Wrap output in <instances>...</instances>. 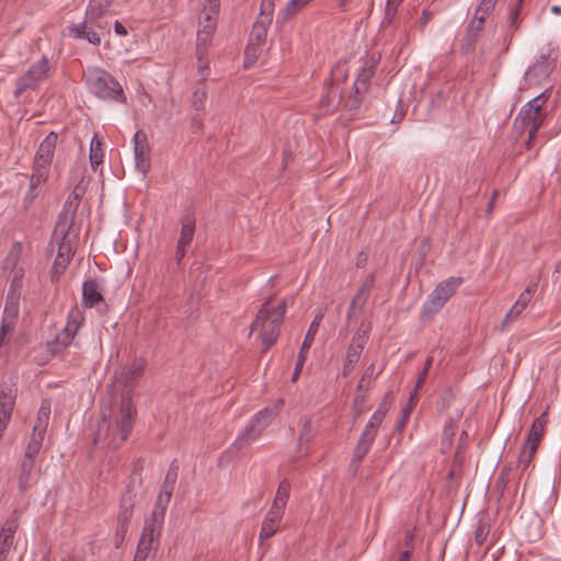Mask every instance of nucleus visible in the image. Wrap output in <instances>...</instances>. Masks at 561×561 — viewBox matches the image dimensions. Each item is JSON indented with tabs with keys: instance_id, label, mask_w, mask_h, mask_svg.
I'll return each instance as SVG.
<instances>
[{
	"instance_id": "nucleus-54",
	"label": "nucleus",
	"mask_w": 561,
	"mask_h": 561,
	"mask_svg": "<svg viewBox=\"0 0 561 561\" xmlns=\"http://www.w3.org/2000/svg\"><path fill=\"white\" fill-rule=\"evenodd\" d=\"M365 401H366V392H362L354 398L352 408H353L355 419H357L363 413V411H364L363 405H364Z\"/></svg>"
},
{
	"instance_id": "nucleus-24",
	"label": "nucleus",
	"mask_w": 561,
	"mask_h": 561,
	"mask_svg": "<svg viewBox=\"0 0 561 561\" xmlns=\"http://www.w3.org/2000/svg\"><path fill=\"white\" fill-rule=\"evenodd\" d=\"M15 402V394L11 388L0 390V422L9 424Z\"/></svg>"
},
{
	"instance_id": "nucleus-10",
	"label": "nucleus",
	"mask_w": 561,
	"mask_h": 561,
	"mask_svg": "<svg viewBox=\"0 0 561 561\" xmlns=\"http://www.w3.org/2000/svg\"><path fill=\"white\" fill-rule=\"evenodd\" d=\"M274 0H262L261 10L252 26L249 42L263 45L273 20Z\"/></svg>"
},
{
	"instance_id": "nucleus-57",
	"label": "nucleus",
	"mask_w": 561,
	"mask_h": 561,
	"mask_svg": "<svg viewBox=\"0 0 561 561\" xmlns=\"http://www.w3.org/2000/svg\"><path fill=\"white\" fill-rule=\"evenodd\" d=\"M312 428H311V421L310 420H306L304 425H302V428H301V433H300V436H299V442L301 443L302 440H306V442H310L311 437H312Z\"/></svg>"
},
{
	"instance_id": "nucleus-47",
	"label": "nucleus",
	"mask_w": 561,
	"mask_h": 561,
	"mask_svg": "<svg viewBox=\"0 0 561 561\" xmlns=\"http://www.w3.org/2000/svg\"><path fill=\"white\" fill-rule=\"evenodd\" d=\"M48 168L42 164L34 163V171L31 176V187L34 188L41 183L45 182L48 176Z\"/></svg>"
},
{
	"instance_id": "nucleus-21",
	"label": "nucleus",
	"mask_w": 561,
	"mask_h": 561,
	"mask_svg": "<svg viewBox=\"0 0 561 561\" xmlns=\"http://www.w3.org/2000/svg\"><path fill=\"white\" fill-rule=\"evenodd\" d=\"M83 305L87 308L95 307L103 302L104 298L100 289V285L95 279H88L82 286Z\"/></svg>"
},
{
	"instance_id": "nucleus-50",
	"label": "nucleus",
	"mask_w": 561,
	"mask_h": 561,
	"mask_svg": "<svg viewBox=\"0 0 561 561\" xmlns=\"http://www.w3.org/2000/svg\"><path fill=\"white\" fill-rule=\"evenodd\" d=\"M169 503H170V500L168 497H163V494H159L151 514H157V515L159 514V516L164 518L165 511H167Z\"/></svg>"
},
{
	"instance_id": "nucleus-44",
	"label": "nucleus",
	"mask_w": 561,
	"mask_h": 561,
	"mask_svg": "<svg viewBox=\"0 0 561 561\" xmlns=\"http://www.w3.org/2000/svg\"><path fill=\"white\" fill-rule=\"evenodd\" d=\"M537 287H538V282H536V280L529 282L528 285L526 286L525 290L523 293H520V295L515 304L525 310L526 307L528 306V304L530 302V300L533 299L534 294L537 290Z\"/></svg>"
},
{
	"instance_id": "nucleus-7",
	"label": "nucleus",
	"mask_w": 561,
	"mask_h": 561,
	"mask_svg": "<svg viewBox=\"0 0 561 561\" xmlns=\"http://www.w3.org/2000/svg\"><path fill=\"white\" fill-rule=\"evenodd\" d=\"M385 416L381 415L380 411H375L368 423L366 424L358 443L354 450V456L351 461V467L354 468L356 471L362 462V460L366 457L368 454L376 435L378 433V428L380 424L382 423Z\"/></svg>"
},
{
	"instance_id": "nucleus-34",
	"label": "nucleus",
	"mask_w": 561,
	"mask_h": 561,
	"mask_svg": "<svg viewBox=\"0 0 561 561\" xmlns=\"http://www.w3.org/2000/svg\"><path fill=\"white\" fill-rule=\"evenodd\" d=\"M322 318H323V313H321V312L314 317L313 321L309 325V329L306 333L305 340L301 344L299 352L308 355V352L314 341V336L318 332V329H319L320 322L322 321Z\"/></svg>"
},
{
	"instance_id": "nucleus-59",
	"label": "nucleus",
	"mask_w": 561,
	"mask_h": 561,
	"mask_svg": "<svg viewBox=\"0 0 561 561\" xmlns=\"http://www.w3.org/2000/svg\"><path fill=\"white\" fill-rule=\"evenodd\" d=\"M12 543L13 537H7V535L0 533V550L9 553Z\"/></svg>"
},
{
	"instance_id": "nucleus-12",
	"label": "nucleus",
	"mask_w": 561,
	"mask_h": 561,
	"mask_svg": "<svg viewBox=\"0 0 561 561\" xmlns=\"http://www.w3.org/2000/svg\"><path fill=\"white\" fill-rule=\"evenodd\" d=\"M336 71V81H332L329 85L328 93L320 100V106L327 113L334 111L342 102V90L340 84L346 79V71L342 65H336L333 70Z\"/></svg>"
},
{
	"instance_id": "nucleus-5",
	"label": "nucleus",
	"mask_w": 561,
	"mask_h": 561,
	"mask_svg": "<svg viewBox=\"0 0 561 561\" xmlns=\"http://www.w3.org/2000/svg\"><path fill=\"white\" fill-rule=\"evenodd\" d=\"M275 415L276 411L270 408H264L259 411L250 424L244 428L243 433L234 440L232 447L237 450L248 448L252 442L261 436L264 428Z\"/></svg>"
},
{
	"instance_id": "nucleus-45",
	"label": "nucleus",
	"mask_w": 561,
	"mask_h": 561,
	"mask_svg": "<svg viewBox=\"0 0 561 561\" xmlns=\"http://www.w3.org/2000/svg\"><path fill=\"white\" fill-rule=\"evenodd\" d=\"M442 308L443 306L440 304L433 299V297L428 296L427 300L422 307L421 318L423 320H431Z\"/></svg>"
},
{
	"instance_id": "nucleus-11",
	"label": "nucleus",
	"mask_w": 561,
	"mask_h": 561,
	"mask_svg": "<svg viewBox=\"0 0 561 561\" xmlns=\"http://www.w3.org/2000/svg\"><path fill=\"white\" fill-rule=\"evenodd\" d=\"M59 231L62 234V237L61 241L59 242L57 256L55 259L51 270L53 282L59 280V277L64 274L75 254L72 243L68 239V230L62 229Z\"/></svg>"
},
{
	"instance_id": "nucleus-22",
	"label": "nucleus",
	"mask_w": 561,
	"mask_h": 561,
	"mask_svg": "<svg viewBox=\"0 0 561 561\" xmlns=\"http://www.w3.org/2000/svg\"><path fill=\"white\" fill-rule=\"evenodd\" d=\"M486 16L488 15H483V13H478V10L476 9V13L467 27V50L474 48L480 33L483 31Z\"/></svg>"
},
{
	"instance_id": "nucleus-53",
	"label": "nucleus",
	"mask_w": 561,
	"mask_h": 561,
	"mask_svg": "<svg viewBox=\"0 0 561 561\" xmlns=\"http://www.w3.org/2000/svg\"><path fill=\"white\" fill-rule=\"evenodd\" d=\"M511 470H512L511 465H507V466H504L500 472V476L496 481V486L500 488L502 491L506 488V485L510 481Z\"/></svg>"
},
{
	"instance_id": "nucleus-3",
	"label": "nucleus",
	"mask_w": 561,
	"mask_h": 561,
	"mask_svg": "<svg viewBox=\"0 0 561 561\" xmlns=\"http://www.w3.org/2000/svg\"><path fill=\"white\" fill-rule=\"evenodd\" d=\"M220 0H205L199 23L203 25L197 32L196 54L202 59L207 46L213 39L217 26Z\"/></svg>"
},
{
	"instance_id": "nucleus-38",
	"label": "nucleus",
	"mask_w": 561,
	"mask_h": 561,
	"mask_svg": "<svg viewBox=\"0 0 561 561\" xmlns=\"http://www.w3.org/2000/svg\"><path fill=\"white\" fill-rule=\"evenodd\" d=\"M38 85L39 83L37 81H35L34 79L30 78L26 73H24L16 80L13 95L15 98H20L24 92L28 90H36Z\"/></svg>"
},
{
	"instance_id": "nucleus-48",
	"label": "nucleus",
	"mask_w": 561,
	"mask_h": 561,
	"mask_svg": "<svg viewBox=\"0 0 561 561\" xmlns=\"http://www.w3.org/2000/svg\"><path fill=\"white\" fill-rule=\"evenodd\" d=\"M261 46L262 45H260V44L249 42V44L247 45L245 50H244V55H245L244 67L245 68L249 67L250 64H253L257 59V57L262 53Z\"/></svg>"
},
{
	"instance_id": "nucleus-52",
	"label": "nucleus",
	"mask_w": 561,
	"mask_h": 561,
	"mask_svg": "<svg viewBox=\"0 0 561 561\" xmlns=\"http://www.w3.org/2000/svg\"><path fill=\"white\" fill-rule=\"evenodd\" d=\"M524 311L523 308L518 307V305L514 304L512 306V308L508 310V312L506 313L503 322H502V327H506L511 322H513L515 319H517L520 313Z\"/></svg>"
},
{
	"instance_id": "nucleus-8",
	"label": "nucleus",
	"mask_w": 561,
	"mask_h": 561,
	"mask_svg": "<svg viewBox=\"0 0 561 561\" xmlns=\"http://www.w3.org/2000/svg\"><path fill=\"white\" fill-rule=\"evenodd\" d=\"M82 321L83 317L81 316V312L78 309H72L69 313L68 322L65 328L55 336L51 342L47 343L49 352L56 354L70 345Z\"/></svg>"
},
{
	"instance_id": "nucleus-58",
	"label": "nucleus",
	"mask_w": 561,
	"mask_h": 561,
	"mask_svg": "<svg viewBox=\"0 0 561 561\" xmlns=\"http://www.w3.org/2000/svg\"><path fill=\"white\" fill-rule=\"evenodd\" d=\"M399 0H388L386 5V15L388 19H392L396 15L399 7Z\"/></svg>"
},
{
	"instance_id": "nucleus-31",
	"label": "nucleus",
	"mask_w": 561,
	"mask_h": 561,
	"mask_svg": "<svg viewBox=\"0 0 561 561\" xmlns=\"http://www.w3.org/2000/svg\"><path fill=\"white\" fill-rule=\"evenodd\" d=\"M374 75L375 70L373 66L363 67L353 84V90H355L357 94L367 93Z\"/></svg>"
},
{
	"instance_id": "nucleus-26",
	"label": "nucleus",
	"mask_w": 561,
	"mask_h": 561,
	"mask_svg": "<svg viewBox=\"0 0 561 561\" xmlns=\"http://www.w3.org/2000/svg\"><path fill=\"white\" fill-rule=\"evenodd\" d=\"M366 93H356L355 90L352 89L351 94L347 99L342 100L341 107L347 119L352 121L358 114V111L362 106L364 96Z\"/></svg>"
},
{
	"instance_id": "nucleus-23",
	"label": "nucleus",
	"mask_w": 561,
	"mask_h": 561,
	"mask_svg": "<svg viewBox=\"0 0 561 561\" xmlns=\"http://www.w3.org/2000/svg\"><path fill=\"white\" fill-rule=\"evenodd\" d=\"M548 424V413H541L533 423L531 428L528 433L526 447L533 446L538 449L539 443L543 437L546 426Z\"/></svg>"
},
{
	"instance_id": "nucleus-42",
	"label": "nucleus",
	"mask_w": 561,
	"mask_h": 561,
	"mask_svg": "<svg viewBox=\"0 0 561 561\" xmlns=\"http://www.w3.org/2000/svg\"><path fill=\"white\" fill-rule=\"evenodd\" d=\"M163 523L164 518L159 514H151L150 518L146 520L142 531L151 533L152 530L156 537H161Z\"/></svg>"
},
{
	"instance_id": "nucleus-17",
	"label": "nucleus",
	"mask_w": 561,
	"mask_h": 561,
	"mask_svg": "<svg viewBox=\"0 0 561 561\" xmlns=\"http://www.w3.org/2000/svg\"><path fill=\"white\" fill-rule=\"evenodd\" d=\"M144 371L145 365L133 363L127 370H122L119 375H115L116 383L128 389L125 396H130V391L137 386Z\"/></svg>"
},
{
	"instance_id": "nucleus-41",
	"label": "nucleus",
	"mask_w": 561,
	"mask_h": 561,
	"mask_svg": "<svg viewBox=\"0 0 561 561\" xmlns=\"http://www.w3.org/2000/svg\"><path fill=\"white\" fill-rule=\"evenodd\" d=\"M381 373V370L375 374V365L370 364L362 375L359 382L357 385L358 392H367L369 390L371 381Z\"/></svg>"
},
{
	"instance_id": "nucleus-49",
	"label": "nucleus",
	"mask_w": 561,
	"mask_h": 561,
	"mask_svg": "<svg viewBox=\"0 0 561 561\" xmlns=\"http://www.w3.org/2000/svg\"><path fill=\"white\" fill-rule=\"evenodd\" d=\"M13 278L11 280L9 293L15 294L16 298H20L21 296V288H22V278H23V270L22 268H14L13 270Z\"/></svg>"
},
{
	"instance_id": "nucleus-30",
	"label": "nucleus",
	"mask_w": 561,
	"mask_h": 561,
	"mask_svg": "<svg viewBox=\"0 0 561 561\" xmlns=\"http://www.w3.org/2000/svg\"><path fill=\"white\" fill-rule=\"evenodd\" d=\"M181 233L178 243L181 245H188L194 238L195 233V218L187 214L181 218Z\"/></svg>"
},
{
	"instance_id": "nucleus-14",
	"label": "nucleus",
	"mask_w": 561,
	"mask_h": 561,
	"mask_svg": "<svg viewBox=\"0 0 561 561\" xmlns=\"http://www.w3.org/2000/svg\"><path fill=\"white\" fill-rule=\"evenodd\" d=\"M134 152L137 170L146 175L150 170L151 160L150 146L147 134L144 130H137L134 136Z\"/></svg>"
},
{
	"instance_id": "nucleus-35",
	"label": "nucleus",
	"mask_w": 561,
	"mask_h": 561,
	"mask_svg": "<svg viewBox=\"0 0 561 561\" xmlns=\"http://www.w3.org/2000/svg\"><path fill=\"white\" fill-rule=\"evenodd\" d=\"M35 466V459L25 457L21 463V471L19 476V485L21 490H26L30 486L31 474Z\"/></svg>"
},
{
	"instance_id": "nucleus-40",
	"label": "nucleus",
	"mask_w": 561,
	"mask_h": 561,
	"mask_svg": "<svg viewBox=\"0 0 561 561\" xmlns=\"http://www.w3.org/2000/svg\"><path fill=\"white\" fill-rule=\"evenodd\" d=\"M45 434L32 432L31 439L25 448V457L35 459L43 446Z\"/></svg>"
},
{
	"instance_id": "nucleus-27",
	"label": "nucleus",
	"mask_w": 561,
	"mask_h": 561,
	"mask_svg": "<svg viewBox=\"0 0 561 561\" xmlns=\"http://www.w3.org/2000/svg\"><path fill=\"white\" fill-rule=\"evenodd\" d=\"M135 506V493L127 489L126 492L122 495L119 513H118V522L129 524Z\"/></svg>"
},
{
	"instance_id": "nucleus-32",
	"label": "nucleus",
	"mask_w": 561,
	"mask_h": 561,
	"mask_svg": "<svg viewBox=\"0 0 561 561\" xmlns=\"http://www.w3.org/2000/svg\"><path fill=\"white\" fill-rule=\"evenodd\" d=\"M114 0H89L87 7V19L96 20L104 15Z\"/></svg>"
},
{
	"instance_id": "nucleus-51",
	"label": "nucleus",
	"mask_w": 561,
	"mask_h": 561,
	"mask_svg": "<svg viewBox=\"0 0 561 561\" xmlns=\"http://www.w3.org/2000/svg\"><path fill=\"white\" fill-rule=\"evenodd\" d=\"M490 527L486 524H479L474 531V540L476 542L481 546L486 540V537L489 535Z\"/></svg>"
},
{
	"instance_id": "nucleus-1",
	"label": "nucleus",
	"mask_w": 561,
	"mask_h": 561,
	"mask_svg": "<svg viewBox=\"0 0 561 561\" xmlns=\"http://www.w3.org/2000/svg\"><path fill=\"white\" fill-rule=\"evenodd\" d=\"M137 415V409L131 396H123L118 403L102 410V420L98 424L93 442L103 444L112 449L119 448L129 437Z\"/></svg>"
},
{
	"instance_id": "nucleus-61",
	"label": "nucleus",
	"mask_w": 561,
	"mask_h": 561,
	"mask_svg": "<svg viewBox=\"0 0 561 561\" xmlns=\"http://www.w3.org/2000/svg\"><path fill=\"white\" fill-rule=\"evenodd\" d=\"M85 39H87L89 43H91V44H93V45H95V46L100 45V43H101V37H100V35H99L95 31H93L91 27H90V30L88 31L87 38H85Z\"/></svg>"
},
{
	"instance_id": "nucleus-63",
	"label": "nucleus",
	"mask_w": 561,
	"mask_h": 561,
	"mask_svg": "<svg viewBox=\"0 0 561 561\" xmlns=\"http://www.w3.org/2000/svg\"><path fill=\"white\" fill-rule=\"evenodd\" d=\"M174 485L175 484L163 482L160 494H163V497L171 500Z\"/></svg>"
},
{
	"instance_id": "nucleus-55",
	"label": "nucleus",
	"mask_w": 561,
	"mask_h": 561,
	"mask_svg": "<svg viewBox=\"0 0 561 561\" xmlns=\"http://www.w3.org/2000/svg\"><path fill=\"white\" fill-rule=\"evenodd\" d=\"M497 0H481L480 4L477 7L478 13H483V15H490L494 9V5Z\"/></svg>"
},
{
	"instance_id": "nucleus-60",
	"label": "nucleus",
	"mask_w": 561,
	"mask_h": 561,
	"mask_svg": "<svg viewBox=\"0 0 561 561\" xmlns=\"http://www.w3.org/2000/svg\"><path fill=\"white\" fill-rule=\"evenodd\" d=\"M18 528V525L14 520H8L0 533L7 535V537H13L14 536V533Z\"/></svg>"
},
{
	"instance_id": "nucleus-62",
	"label": "nucleus",
	"mask_w": 561,
	"mask_h": 561,
	"mask_svg": "<svg viewBox=\"0 0 561 561\" xmlns=\"http://www.w3.org/2000/svg\"><path fill=\"white\" fill-rule=\"evenodd\" d=\"M428 373H426V369H422L417 376V380L414 387V392H417L424 385Z\"/></svg>"
},
{
	"instance_id": "nucleus-46",
	"label": "nucleus",
	"mask_w": 561,
	"mask_h": 561,
	"mask_svg": "<svg viewBox=\"0 0 561 561\" xmlns=\"http://www.w3.org/2000/svg\"><path fill=\"white\" fill-rule=\"evenodd\" d=\"M536 451H537V448L534 447V445L528 446V447H526V444L524 445V447L519 454L518 461H517V467L520 468L522 471L527 470L530 462L533 461V458H534Z\"/></svg>"
},
{
	"instance_id": "nucleus-39",
	"label": "nucleus",
	"mask_w": 561,
	"mask_h": 561,
	"mask_svg": "<svg viewBox=\"0 0 561 561\" xmlns=\"http://www.w3.org/2000/svg\"><path fill=\"white\" fill-rule=\"evenodd\" d=\"M160 543V537H156L154 534L141 531L137 548L150 552L151 550L157 551Z\"/></svg>"
},
{
	"instance_id": "nucleus-20",
	"label": "nucleus",
	"mask_w": 561,
	"mask_h": 561,
	"mask_svg": "<svg viewBox=\"0 0 561 561\" xmlns=\"http://www.w3.org/2000/svg\"><path fill=\"white\" fill-rule=\"evenodd\" d=\"M283 515L284 511L271 506L267 515L265 516L262 523V528L260 533L261 540L270 539L272 536L276 534L282 523Z\"/></svg>"
},
{
	"instance_id": "nucleus-2",
	"label": "nucleus",
	"mask_w": 561,
	"mask_h": 561,
	"mask_svg": "<svg viewBox=\"0 0 561 561\" xmlns=\"http://www.w3.org/2000/svg\"><path fill=\"white\" fill-rule=\"evenodd\" d=\"M287 304L283 299L277 306H273L272 298L267 299L259 310L255 320L251 325V332L259 331V339L262 343L261 352H267L279 336L280 325L284 321Z\"/></svg>"
},
{
	"instance_id": "nucleus-33",
	"label": "nucleus",
	"mask_w": 561,
	"mask_h": 561,
	"mask_svg": "<svg viewBox=\"0 0 561 561\" xmlns=\"http://www.w3.org/2000/svg\"><path fill=\"white\" fill-rule=\"evenodd\" d=\"M49 415H50V404L47 401H43L38 412L36 422L33 426V432H36V434H46L48 422H49Z\"/></svg>"
},
{
	"instance_id": "nucleus-4",
	"label": "nucleus",
	"mask_w": 561,
	"mask_h": 561,
	"mask_svg": "<svg viewBox=\"0 0 561 561\" xmlns=\"http://www.w3.org/2000/svg\"><path fill=\"white\" fill-rule=\"evenodd\" d=\"M90 90L100 99H111L125 102L126 98L121 84L108 72L93 70L87 77Z\"/></svg>"
},
{
	"instance_id": "nucleus-64",
	"label": "nucleus",
	"mask_w": 561,
	"mask_h": 561,
	"mask_svg": "<svg viewBox=\"0 0 561 561\" xmlns=\"http://www.w3.org/2000/svg\"><path fill=\"white\" fill-rule=\"evenodd\" d=\"M174 485L175 484L163 482L160 494H163V497L171 500Z\"/></svg>"
},
{
	"instance_id": "nucleus-37",
	"label": "nucleus",
	"mask_w": 561,
	"mask_h": 561,
	"mask_svg": "<svg viewBox=\"0 0 561 561\" xmlns=\"http://www.w3.org/2000/svg\"><path fill=\"white\" fill-rule=\"evenodd\" d=\"M89 158L92 170L96 171L98 167L103 162L102 141L96 136L91 140Z\"/></svg>"
},
{
	"instance_id": "nucleus-15",
	"label": "nucleus",
	"mask_w": 561,
	"mask_h": 561,
	"mask_svg": "<svg viewBox=\"0 0 561 561\" xmlns=\"http://www.w3.org/2000/svg\"><path fill=\"white\" fill-rule=\"evenodd\" d=\"M374 287V275L366 278L363 285L358 288L356 294L351 300L347 313L346 323L348 324L353 319L359 317L365 308V305L369 298L370 290Z\"/></svg>"
},
{
	"instance_id": "nucleus-28",
	"label": "nucleus",
	"mask_w": 561,
	"mask_h": 561,
	"mask_svg": "<svg viewBox=\"0 0 561 561\" xmlns=\"http://www.w3.org/2000/svg\"><path fill=\"white\" fill-rule=\"evenodd\" d=\"M50 70L51 67L49 59L46 56H43L37 62L33 64L25 73L41 83L49 77Z\"/></svg>"
},
{
	"instance_id": "nucleus-6",
	"label": "nucleus",
	"mask_w": 561,
	"mask_h": 561,
	"mask_svg": "<svg viewBox=\"0 0 561 561\" xmlns=\"http://www.w3.org/2000/svg\"><path fill=\"white\" fill-rule=\"evenodd\" d=\"M546 102L547 99L545 98V94L541 93L524 105L519 113L523 126L528 127V146L543 124L545 114L542 113V107Z\"/></svg>"
},
{
	"instance_id": "nucleus-25",
	"label": "nucleus",
	"mask_w": 561,
	"mask_h": 561,
	"mask_svg": "<svg viewBox=\"0 0 561 561\" xmlns=\"http://www.w3.org/2000/svg\"><path fill=\"white\" fill-rule=\"evenodd\" d=\"M19 300L20 298H16L15 294L8 293L3 311L2 330L5 327L12 328L15 324L19 317Z\"/></svg>"
},
{
	"instance_id": "nucleus-56",
	"label": "nucleus",
	"mask_w": 561,
	"mask_h": 561,
	"mask_svg": "<svg viewBox=\"0 0 561 561\" xmlns=\"http://www.w3.org/2000/svg\"><path fill=\"white\" fill-rule=\"evenodd\" d=\"M306 358H307V354L299 352L298 358H297V363H296V367H295V370H294L293 376H291V381L293 382H296L298 380L299 375L301 373V369H302V367L305 365Z\"/></svg>"
},
{
	"instance_id": "nucleus-19",
	"label": "nucleus",
	"mask_w": 561,
	"mask_h": 561,
	"mask_svg": "<svg viewBox=\"0 0 561 561\" xmlns=\"http://www.w3.org/2000/svg\"><path fill=\"white\" fill-rule=\"evenodd\" d=\"M58 135L50 131L41 142L35 156L34 163L49 167L53 160L54 151L57 145Z\"/></svg>"
},
{
	"instance_id": "nucleus-16",
	"label": "nucleus",
	"mask_w": 561,
	"mask_h": 561,
	"mask_svg": "<svg viewBox=\"0 0 561 561\" xmlns=\"http://www.w3.org/2000/svg\"><path fill=\"white\" fill-rule=\"evenodd\" d=\"M553 67L554 65L551 60L545 56H541L539 60H537L527 69L525 73V80L530 84H538L543 79L549 77Z\"/></svg>"
},
{
	"instance_id": "nucleus-13",
	"label": "nucleus",
	"mask_w": 561,
	"mask_h": 561,
	"mask_svg": "<svg viewBox=\"0 0 561 561\" xmlns=\"http://www.w3.org/2000/svg\"><path fill=\"white\" fill-rule=\"evenodd\" d=\"M84 194V190L77 185L72 192L69 194L65 205L64 210L59 216V220L57 222L56 232L58 230H69L70 226L72 225L75 220V216L77 213V209L80 205V201Z\"/></svg>"
},
{
	"instance_id": "nucleus-9",
	"label": "nucleus",
	"mask_w": 561,
	"mask_h": 561,
	"mask_svg": "<svg viewBox=\"0 0 561 561\" xmlns=\"http://www.w3.org/2000/svg\"><path fill=\"white\" fill-rule=\"evenodd\" d=\"M369 331L370 324L365 327L364 323H362L356 334L353 336L352 342L347 347L345 360L343 364V377H347L359 360L363 350L367 343Z\"/></svg>"
},
{
	"instance_id": "nucleus-29",
	"label": "nucleus",
	"mask_w": 561,
	"mask_h": 561,
	"mask_svg": "<svg viewBox=\"0 0 561 561\" xmlns=\"http://www.w3.org/2000/svg\"><path fill=\"white\" fill-rule=\"evenodd\" d=\"M207 88L205 79H202L192 93V106L197 114H205L206 112V100H207Z\"/></svg>"
},
{
	"instance_id": "nucleus-18",
	"label": "nucleus",
	"mask_w": 561,
	"mask_h": 561,
	"mask_svg": "<svg viewBox=\"0 0 561 561\" xmlns=\"http://www.w3.org/2000/svg\"><path fill=\"white\" fill-rule=\"evenodd\" d=\"M461 283V277H449L448 279L440 282L430 296L444 307Z\"/></svg>"
},
{
	"instance_id": "nucleus-36",
	"label": "nucleus",
	"mask_w": 561,
	"mask_h": 561,
	"mask_svg": "<svg viewBox=\"0 0 561 561\" xmlns=\"http://www.w3.org/2000/svg\"><path fill=\"white\" fill-rule=\"evenodd\" d=\"M290 483L288 480H283L277 489L276 496L273 501L272 507L278 508L285 512L287 501L289 499Z\"/></svg>"
},
{
	"instance_id": "nucleus-43",
	"label": "nucleus",
	"mask_w": 561,
	"mask_h": 561,
	"mask_svg": "<svg viewBox=\"0 0 561 561\" xmlns=\"http://www.w3.org/2000/svg\"><path fill=\"white\" fill-rule=\"evenodd\" d=\"M94 20L84 18V21L78 24H70L68 26L69 35L77 39H85L88 31L90 30L89 23H92Z\"/></svg>"
}]
</instances>
